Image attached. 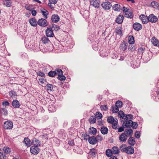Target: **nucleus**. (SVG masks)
I'll list each match as a JSON object with an SVG mask.
<instances>
[{
    "mask_svg": "<svg viewBox=\"0 0 159 159\" xmlns=\"http://www.w3.org/2000/svg\"><path fill=\"white\" fill-rule=\"evenodd\" d=\"M138 124L136 123L133 122V125L132 127H133V128L134 129H136L138 127Z\"/></svg>",
    "mask_w": 159,
    "mask_h": 159,
    "instance_id": "58",
    "label": "nucleus"
},
{
    "mask_svg": "<svg viewBox=\"0 0 159 159\" xmlns=\"http://www.w3.org/2000/svg\"><path fill=\"white\" fill-rule=\"evenodd\" d=\"M32 144L33 145L32 146L38 147L41 145V143L39 140L36 138H34V139L32 141Z\"/></svg>",
    "mask_w": 159,
    "mask_h": 159,
    "instance_id": "8",
    "label": "nucleus"
},
{
    "mask_svg": "<svg viewBox=\"0 0 159 159\" xmlns=\"http://www.w3.org/2000/svg\"><path fill=\"white\" fill-rule=\"evenodd\" d=\"M2 150L4 152L7 154L9 153L11 151L9 147H4Z\"/></svg>",
    "mask_w": 159,
    "mask_h": 159,
    "instance_id": "43",
    "label": "nucleus"
},
{
    "mask_svg": "<svg viewBox=\"0 0 159 159\" xmlns=\"http://www.w3.org/2000/svg\"><path fill=\"white\" fill-rule=\"evenodd\" d=\"M159 3L155 1L152 2L151 4V6L154 8L157 9L158 6H159Z\"/></svg>",
    "mask_w": 159,
    "mask_h": 159,
    "instance_id": "35",
    "label": "nucleus"
},
{
    "mask_svg": "<svg viewBox=\"0 0 159 159\" xmlns=\"http://www.w3.org/2000/svg\"><path fill=\"white\" fill-rule=\"evenodd\" d=\"M61 73L62 74H61H61H59V75H58V76L57 78L58 79H59V80H61V81L64 80L66 79V77L64 76L63 75V72L61 70Z\"/></svg>",
    "mask_w": 159,
    "mask_h": 159,
    "instance_id": "34",
    "label": "nucleus"
},
{
    "mask_svg": "<svg viewBox=\"0 0 159 159\" xmlns=\"http://www.w3.org/2000/svg\"><path fill=\"white\" fill-rule=\"evenodd\" d=\"M119 114L120 115V117H122L123 119H124L125 115L123 111H120L119 113Z\"/></svg>",
    "mask_w": 159,
    "mask_h": 159,
    "instance_id": "53",
    "label": "nucleus"
},
{
    "mask_svg": "<svg viewBox=\"0 0 159 159\" xmlns=\"http://www.w3.org/2000/svg\"><path fill=\"white\" fill-rule=\"evenodd\" d=\"M106 155L108 157H110L111 156L112 153L111 150L109 149H107L106 151Z\"/></svg>",
    "mask_w": 159,
    "mask_h": 159,
    "instance_id": "46",
    "label": "nucleus"
},
{
    "mask_svg": "<svg viewBox=\"0 0 159 159\" xmlns=\"http://www.w3.org/2000/svg\"><path fill=\"white\" fill-rule=\"evenodd\" d=\"M133 130L132 129H125L124 133H125V134H126L128 137L131 136L133 135Z\"/></svg>",
    "mask_w": 159,
    "mask_h": 159,
    "instance_id": "21",
    "label": "nucleus"
},
{
    "mask_svg": "<svg viewBox=\"0 0 159 159\" xmlns=\"http://www.w3.org/2000/svg\"><path fill=\"white\" fill-rule=\"evenodd\" d=\"M145 48L143 47H140L138 49L139 52L140 54H142L143 52V51L144 50Z\"/></svg>",
    "mask_w": 159,
    "mask_h": 159,
    "instance_id": "56",
    "label": "nucleus"
},
{
    "mask_svg": "<svg viewBox=\"0 0 159 159\" xmlns=\"http://www.w3.org/2000/svg\"><path fill=\"white\" fill-rule=\"evenodd\" d=\"M48 110L50 112H54L56 111V109L53 106L51 105L48 106Z\"/></svg>",
    "mask_w": 159,
    "mask_h": 159,
    "instance_id": "40",
    "label": "nucleus"
},
{
    "mask_svg": "<svg viewBox=\"0 0 159 159\" xmlns=\"http://www.w3.org/2000/svg\"><path fill=\"white\" fill-rule=\"evenodd\" d=\"M134 152V149L133 147L130 146L127 147L125 152L128 154H131Z\"/></svg>",
    "mask_w": 159,
    "mask_h": 159,
    "instance_id": "12",
    "label": "nucleus"
},
{
    "mask_svg": "<svg viewBox=\"0 0 159 159\" xmlns=\"http://www.w3.org/2000/svg\"><path fill=\"white\" fill-rule=\"evenodd\" d=\"M123 16L122 15H119L117 17L116 20V21L117 23L120 24L123 22Z\"/></svg>",
    "mask_w": 159,
    "mask_h": 159,
    "instance_id": "15",
    "label": "nucleus"
},
{
    "mask_svg": "<svg viewBox=\"0 0 159 159\" xmlns=\"http://www.w3.org/2000/svg\"><path fill=\"white\" fill-rule=\"evenodd\" d=\"M30 151L32 154L37 155L39 152V149L36 146H31L30 148Z\"/></svg>",
    "mask_w": 159,
    "mask_h": 159,
    "instance_id": "6",
    "label": "nucleus"
},
{
    "mask_svg": "<svg viewBox=\"0 0 159 159\" xmlns=\"http://www.w3.org/2000/svg\"><path fill=\"white\" fill-rule=\"evenodd\" d=\"M101 133L103 134H107L108 131V128L104 126L102 127L101 129Z\"/></svg>",
    "mask_w": 159,
    "mask_h": 159,
    "instance_id": "29",
    "label": "nucleus"
},
{
    "mask_svg": "<svg viewBox=\"0 0 159 159\" xmlns=\"http://www.w3.org/2000/svg\"><path fill=\"white\" fill-rule=\"evenodd\" d=\"M69 144L71 146H73L74 145L75 143L74 142V141L73 140H71L70 141H69Z\"/></svg>",
    "mask_w": 159,
    "mask_h": 159,
    "instance_id": "60",
    "label": "nucleus"
},
{
    "mask_svg": "<svg viewBox=\"0 0 159 159\" xmlns=\"http://www.w3.org/2000/svg\"><path fill=\"white\" fill-rule=\"evenodd\" d=\"M128 42L130 44H133L134 42V39L133 36L130 35L128 37Z\"/></svg>",
    "mask_w": 159,
    "mask_h": 159,
    "instance_id": "33",
    "label": "nucleus"
},
{
    "mask_svg": "<svg viewBox=\"0 0 159 159\" xmlns=\"http://www.w3.org/2000/svg\"><path fill=\"white\" fill-rule=\"evenodd\" d=\"M124 130L123 127H120L118 129V131L119 132H122Z\"/></svg>",
    "mask_w": 159,
    "mask_h": 159,
    "instance_id": "63",
    "label": "nucleus"
},
{
    "mask_svg": "<svg viewBox=\"0 0 159 159\" xmlns=\"http://www.w3.org/2000/svg\"><path fill=\"white\" fill-rule=\"evenodd\" d=\"M46 87L47 90L49 91H51L53 89L52 85L50 84H48Z\"/></svg>",
    "mask_w": 159,
    "mask_h": 159,
    "instance_id": "44",
    "label": "nucleus"
},
{
    "mask_svg": "<svg viewBox=\"0 0 159 159\" xmlns=\"http://www.w3.org/2000/svg\"><path fill=\"white\" fill-rule=\"evenodd\" d=\"M33 6L32 5H26L25 6V9L31 11L32 9Z\"/></svg>",
    "mask_w": 159,
    "mask_h": 159,
    "instance_id": "52",
    "label": "nucleus"
},
{
    "mask_svg": "<svg viewBox=\"0 0 159 159\" xmlns=\"http://www.w3.org/2000/svg\"><path fill=\"white\" fill-rule=\"evenodd\" d=\"M1 113H2L4 115L7 116V111L5 108H2Z\"/></svg>",
    "mask_w": 159,
    "mask_h": 159,
    "instance_id": "51",
    "label": "nucleus"
},
{
    "mask_svg": "<svg viewBox=\"0 0 159 159\" xmlns=\"http://www.w3.org/2000/svg\"><path fill=\"white\" fill-rule=\"evenodd\" d=\"M49 2L52 4H55L57 2V0H49Z\"/></svg>",
    "mask_w": 159,
    "mask_h": 159,
    "instance_id": "61",
    "label": "nucleus"
},
{
    "mask_svg": "<svg viewBox=\"0 0 159 159\" xmlns=\"http://www.w3.org/2000/svg\"><path fill=\"white\" fill-rule=\"evenodd\" d=\"M89 121L90 124H94L96 121V119L95 116H91L89 119Z\"/></svg>",
    "mask_w": 159,
    "mask_h": 159,
    "instance_id": "28",
    "label": "nucleus"
},
{
    "mask_svg": "<svg viewBox=\"0 0 159 159\" xmlns=\"http://www.w3.org/2000/svg\"><path fill=\"white\" fill-rule=\"evenodd\" d=\"M111 151L112 154H117L119 153V150L117 147H114L111 149Z\"/></svg>",
    "mask_w": 159,
    "mask_h": 159,
    "instance_id": "26",
    "label": "nucleus"
},
{
    "mask_svg": "<svg viewBox=\"0 0 159 159\" xmlns=\"http://www.w3.org/2000/svg\"><path fill=\"white\" fill-rule=\"evenodd\" d=\"M119 108L116 105L114 107H112V112L114 113H117L119 111Z\"/></svg>",
    "mask_w": 159,
    "mask_h": 159,
    "instance_id": "48",
    "label": "nucleus"
},
{
    "mask_svg": "<svg viewBox=\"0 0 159 159\" xmlns=\"http://www.w3.org/2000/svg\"><path fill=\"white\" fill-rule=\"evenodd\" d=\"M29 22L30 25L33 26L35 27L37 25V21L35 18H32L30 19Z\"/></svg>",
    "mask_w": 159,
    "mask_h": 159,
    "instance_id": "25",
    "label": "nucleus"
},
{
    "mask_svg": "<svg viewBox=\"0 0 159 159\" xmlns=\"http://www.w3.org/2000/svg\"><path fill=\"white\" fill-rule=\"evenodd\" d=\"M61 70L58 69L54 71H51L48 73V75L51 77H53L56 75H59L61 73Z\"/></svg>",
    "mask_w": 159,
    "mask_h": 159,
    "instance_id": "3",
    "label": "nucleus"
},
{
    "mask_svg": "<svg viewBox=\"0 0 159 159\" xmlns=\"http://www.w3.org/2000/svg\"><path fill=\"white\" fill-rule=\"evenodd\" d=\"M3 4L7 7H10L11 6V2L8 1V0H5L3 1Z\"/></svg>",
    "mask_w": 159,
    "mask_h": 159,
    "instance_id": "42",
    "label": "nucleus"
},
{
    "mask_svg": "<svg viewBox=\"0 0 159 159\" xmlns=\"http://www.w3.org/2000/svg\"><path fill=\"white\" fill-rule=\"evenodd\" d=\"M42 43L44 44L48 43L50 42L49 39L45 36L43 37L41 39Z\"/></svg>",
    "mask_w": 159,
    "mask_h": 159,
    "instance_id": "31",
    "label": "nucleus"
},
{
    "mask_svg": "<svg viewBox=\"0 0 159 159\" xmlns=\"http://www.w3.org/2000/svg\"><path fill=\"white\" fill-rule=\"evenodd\" d=\"M97 152L96 149L93 148L90 150L89 154L91 157H93L96 156L97 154Z\"/></svg>",
    "mask_w": 159,
    "mask_h": 159,
    "instance_id": "19",
    "label": "nucleus"
},
{
    "mask_svg": "<svg viewBox=\"0 0 159 159\" xmlns=\"http://www.w3.org/2000/svg\"><path fill=\"white\" fill-rule=\"evenodd\" d=\"M24 141L26 146L28 147H30L32 144V142H31L30 140L28 138H25Z\"/></svg>",
    "mask_w": 159,
    "mask_h": 159,
    "instance_id": "20",
    "label": "nucleus"
},
{
    "mask_svg": "<svg viewBox=\"0 0 159 159\" xmlns=\"http://www.w3.org/2000/svg\"><path fill=\"white\" fill-rule=\"evenodd\" d=\"M88 141L90 144H94L96 143L97 139L95 137L93 136L89 137L88 139Z\"/></svg>",
    "mask_w": 159,
    "mask_h": 159,
    "instance_id": "14",
    "label": "nucleus"
},
{
    "mask_svg": "<svg viewBox=\"0 0 159 159\" xmlns=\"http://www.w3.org/2000/svg\"><path fill=\"white\" fill-rule=\"evenodd\" d=\"M122 103L121 101H117L116 103V106L119 108L121 107L122 106Z\"/></svg>",
    "mask_w": 159,
    "mask_h": 159,
    "instance_id": "50",
    "label": "nucleus"
},
{
    "mask_svg": "<svg viewBox=\"0 0 159 159\" xmlns=\"http://www.w3.org/2000/svg\"><path fill=\"white\" fill-rule=\"evenodd\" d=\"M134 29L137 31H139L142 28L141 25L138 23H135L133 25Z\"/></svg>",
    "mask_w": 159,
    "mask_h": 159,
    "instance_id": "13",
    "label": "nucleus"
},
{
    "mask_svg": "<svg viewBox=\"0 0 159 159\" xmlns=\"http://www.w3.org/2000/svg\"><path fill=\"white\" fill-rule=\"evenodd\" d=\"M127 148L126 145L122 144L120 146V149L122 152H125Z\"/></svg>",
    "mask_w": 159,
    "mask_h": 159,
    "instance_id": "41",
    "label": "nucleus"
},
{
    "mask_svg": "<svg viewBox=\"0 0 159 159\" xmlns=\"http://www.w3.org/2000/svg\"><path fill=\"white\" fill-rule=\"evenodd\" d=\"M112 8L115 11H119L122 9V7L120 5L116 4L112 6Z\"/></svg>",
    "mask_w": 159,
    "mask_h": 159,
    "instance_id": "18",
    "label": "nucleus"
},
{
    "mask_svg": "<svg viewBox=\"0 0 159 159\" xmlns=\"http://www.w3.org/2000/svg\"><path fill=\"white\" fill-rule=\"evenodd\" d=\"M53 30L57 31L60 29L59 26L57 25L53 24L51 28Z\"/></svg>",
    "mask_w": 159,
    "mask_h": 159,
    "instance_id": "37",
    "label": "nucleus"
},
{
    "mask_svg": "<svg viewBox=\"0 0 159 159\" xmlns=\"http://www.w3.org/2000/svg\"><path fill=\"white\" fill-rule=\"evenodd\" d=\"M118 124V120H115L114 122L112 124V128L115 129H118L117 125Z\"/></svg>",
    "mask_w": 159,
    "mask_h": 159,
    "instance_id": "45",
    "label": "nucleus"
},
{
    "mask_svg": "<svg viewBox=\"0 0 159 159\" xmlns=\"http://www.w3.org/2000/svg\"><path fill=\"white\" fill-rule=\"evenodd\" d=\"M128 142L129 144L131 146H134L135 143V139L133 137L130 138L129 139Z\"/></svg>",
    "mask_w": 159,
    "mask_h": 159,
    "instance_id": "27",
    "label": "nucleus"
},
{
    "mask_svg": "<svg viewBox=\"0 0 159 159\" xmlns=\"http://www.w3.org/2000/svg\"><path fill=\"white\" fill-rule=\"evenodd\" d=\"M37 12L35 10H32L31 11V13L32 15L33 16H35L36 15Z\"/></svg>",
    "mask_w": 159,
    "mask_h": 159,
    "instance_id": "64",
    "label": "nucleus"
},
{
    "mask_svg": "<svg viewBox=\"0 0 159 159\" xmlns=\"http://www.w3.org/2000/svg\"><path fill=\"white\" fill-rule=\"evenodd\" d=\"M38 75L41 76V77H43L45 76V74L44 73L42 72L41 71H39L37 72Z\"/></svg>",
    "mask_w": 159,
    "mask_h": 159,
    "instance_id": "54",
    "label": "nucleus"
},
{
    "mask_svg": "<svg viewBox=\"0 0 159 159\" xmlns=\"http://www.w3.org/2000/svg\"><path fill=\"white\" fill-rule=\"evenodd\" d=\"M148 21L152 23H156L158 20V18L156 16L153 14H150L148 17Z\"/></svg>",
    "mask_w": 159,
    "mask_h": 159,
    "instance_id": "4",
    "label": "nucleus"
},
{
    "mask_svg": "<svg viewBox=\"0 0 159 159\" xmlns=\"http://www.w3.org/2000/svg\"><path fill=\"white\" fill-rule=\"evenodd\" d=\"M13 127V123L10 121H6L4 124L3 127L4 129H11Z\"/></svg>",
    "mask_w": 159,
    "mask_h": 159,
    "instance_id": "2",
    "label": "nucleus"
},
{
    "mask_svg": "<svg viewBox=\"0 0 159 159\" xmlns=\"http://www.w3.org/2000/svg\"><path fill=\"white\" fill-rule=\"evenodd\" d=\"M2 104L5 107L8 106L9 105V103L7 101L3 102H2Z\"/></svg>",
    "mask_w": 159,
    "mask_h": 159,
    "instance_id": "57",
    "label": "nucleus"
},
{
    "mask_svg": "<svg viewBox=\"0 0 159 159\" xmlns=\"http://www.w3.org/2000/svg\"><path fill=\"white\" fill-rule=\"evenodd\" d=\"M89 132L90 134H92L93 135H95L97 133V129L96 128L92 127L89 129Z\"/></svg>",
    "mask_w": 159,
    "mask_h": 159,
    "instance_id": "32",
    "label": "nucleus"
},
{
    "mask_svg": "<svg viewBox=\"0 0 159 159\" xmlns=\"http://www.w3.org/2000/svg\"><path fill=\"white\" fill-rule=\"evenodd\" d=\"M151 40L152 43L154 45L157 46H159V41L155 37H153Z\"/></svg>",
    "mask_w": 159,
    "mask_h": 159,
    "instance_id": "22",
    "label": "nucleus"
},
{
    "mask_svg": "<svg viewBox=\"0 0 159 159\" xmlns=\"http://www.w3.org/2000/svg\"><path fill=\"white\" fill-rule=\"evenodd\" d=\"M59 17L57 15H54L52 16L51 20L54 23H57L59 20Z\"/></svg>",
    "mask_w": 159,
    "mask_h": 159,
    "instance_id": "17",
    "label": "nucleus"
},
{
    "mask_svg": "<svg viewBox=\"0 0 159 159\" xmlns=\"http://www.w3.org/2000/svg\"><path fill=\"white\" fill-rule=\"evenodd\" d=\"M125 126L127 127H130L133 126V122L131 120H125Z\"/></svg>",
    "mask_w": 159,
    "mask_h": 159,
    "instance_id": "23",
    "label": "nucleus"
},
{
    "mask_svg": "<svg viewBox=\"0 0 159 159\" xmlns=\"http://www.w3.org/2000/svg\"><path fill=\"white\" fill-rule=\"evenodd\" d=\"M95 116L96 118L98 119H99L101 118L102 117V114L99 112H96L95 115Z\"/></svg>",
    "mask_w": 159,
    "mask_h": 159,
    "instance_id": "47",
    "label": "nucleus"
},
{
    "mask_svg": "<svg viewBox=\"0 0 159 159\" xmlns=\"http://www.w3.org/2000/svg\"><path fill=\"white\" fill-rule=\"evenodd\" d=\"M46 35L48 37H53L54 36V34L53 30L50 28H48L46 31Z\"/></svg>",
    "mask_w": 159,
    "mask_h": 159,
    "instance_id": "11",
    "label": "nucleus"
},
{
    "mask_svg": "<svg viewBox=\"0 0 159 159\" xmlns=\"http://www.w3.org/2000/svg\"><path fill=\"white\" fill-rule=\"evenodd\" d=\"M128 43L125 42H123L120 45V49L123 51L126 49L127 47Z\"/></svg>",
    "mask_w": 159,
    "mask_h": 159,
    "instance_id": "24",
    "label": "nucleus"
},
{
    "mask_svg": "<svg viewBox=\"0 0 159 159\" xmlns=\"http://www.w3.org/2000/svg\"><path fill=\"white\" fill-rule=\"evenodd\" d=\"M12 105L14 108H19L20 106L19 102L17 100H14L12 102Z\"/></svg>",
    "mask_w": 159,
    "mask_h": 159,
    "instance_id": "16",
    "label": "nucleus"
},
{
    "mask_svg": "<svg viewBox=\"0 0 159 159\" xmlns=\"http://www.w3.org/2000/svg\"><path fill=\"white\" fill-rule=\"evenodd\" d=\"M123 10L124 11V12H125V13L128 12V8H127L126 7H124L123 8Z\"/></svg>",
    "mask_w": 159,
    "mask_h": 159,
    "instance_id": "62",
    "label": "nucleus"
},
{
    "mask_svg": "<svg viewBox=\"0 0 159 159\" xmlns=\"http://www.w3.org/2000/svg\"><path fill=\"white\" fill-rule=\"evenodd\" d=\"M9 94L12 98H15L17 96L16 93L13 90H11L9 92Z\"/></svg>",
    "mask_w": 159,
    "mask_h": 159,
    "instance_id": "39",
    "label": "nucleus"
},
{
    "mask_svg": "<svg viewBox=\"0 0 159 159\" xmlns=\"http://www.w3.org/2000/svg\"><path fill=\"white\" fill-rule=\"evenodd\" d=\"M139 18L143 24H146L148 22V17L145 15H141L139 16Z\"/></svg>",
    "mask_w": 159,
    "mask_h": 159,
    "instance_id": "10",
    "label": "nucleus"
},
{
    "mask_svg": "<svg viewBox=\"0 0 159 159\" xmlns=\"http://www.w3.org/2000/svg\"><path fill=\"white\" fill-rule=\"evenodd\" d=\"M6 156L3 153L0 152V159H5Z\"/></svg>",
    "mask_w": 159,
    "mask_h": 159,
    "instance_id": "55",
    "label": "nucleus"
},
{
    "mask_svg": "<svg viewBox=\"0 0 159 159\" xmlns=\"http://www.w3.org/2000/svg\"><path fill=\"white\" fill-rule=\"evenodd\" d=\"M41 12L42 13L44 17L47 19V16L48 14V12L45 9H43L41 10Z\"/></svg>",
    "mask_w": 159,
    "mask_h": 159,
    "instance_id": "38",
    "label": "nucleus"
},
{
    "mask_svg": "<svg viewBox=\"0 0 159 159\" xmlns=\"http://www.w3.org/2000/svg\"><path fill=\"white\" fill-rule=\"evenodd\" d=\"M125 16L128 18H132L133 17L132 13L131 12L128 11L125 14Z\"/></svg>",
    "mask_w": 159,
    "mask_h": 159,
    "instance_id": "36",
    "label": "nucleus"
},
{
    "mask_svg": "<svg viewBox=\"0 0 159 159\" xmlns=\"http://www.w3.org/2000/svg\"><path fill=\"white\" fill-rule=\"evenodd\" d=\"M102 7L105 10H109L111 7V3L108 1L104 2L101 4Z\"/></svg>",
    "mask_w": 159,
    "mask_h": 159,
    "instance_id": "1",
    "label": "nucleus"
},
{
    "mask_svg": "<svg viewBox=\"0 0 159 159\" xmlns=\"http://www.w3.org/2000/svg\"><path fill=\"white\" fill-rule=\"evenodd\" d=\"M38 24L39 25L44 27L47 26L48 25L46 20L43 18L39 19L38 21Z\"/></svg>",
    "mask_w": 159,
    "mask_h": 159,
    "instance_id": "5",
    "label": "nucleus"
},
{
    "mask_svg": "<svg viewBox=\"0 0 159 159\" xmlns=\"http://www.w3.org/2000/svg\"><path fill=\"white\" fill-rule=\"evenodd\" d=\"M128 136L125 134V133H122L120 135L119 139L120 142H125L127 140Z\"/></svg>",
    "mask_w": 159,
    "mask_h": 159,
    "instance_id": "7",
    "label": "nucleus"
},
{
    "mask_svg": "<svg viewBox=\"0 0 159 159\" xmlns=\"http://www.w3.org/2000/svg\"><path fill=\"white\" fill-rule=\"evenodd\" d=\"M117 120L116 118H115L113 117L112 116H109L108 117L107 119V120L108 122L109 123H111V124H112L114 122V121L115 120Z\"/></svg>",
    "mask_w": 159,
    "mask_h": 159,
    "instance_id": "30",
    "label": "nucleus"
},
{
    "mask_svg": "<svg viewBox=\"0 0 159 159\" xmlns=\"http://www.w3.org/2000/svg\"><path fill=\"white\" fill-rule=\"evenodd\" d=\"M133 117V116L131 114H129L125 116L124 120H131Z\"/></svg>",
    "mask_w": 159,
    "mask_h": 159,
    "instance_id": "49",
    "label": "nucleus"
},
{
    "mask_svg": "<svg viewBox=\"0 0 159 159\" xmlns=\"http://www.w3.org/2000/svg\"><path fill=\"white\" fill-rule=\"evenodd\" d=\"M135 137L137 138H139L140 137L139 132L138 131L136 132L135 133Z\"/></svg>",
    "mask_w": 159,
    "mask_h": 159,
    "instance_id": "59",
    "label": "nucleus"
},
{
    "mask_svg": "<svg viewBox=\"0 0 159 159\" xmlns=\"http://www.w3.org/2000/svg\"><path fill=\"white\" fill-rule=\"evenodd\" d=\"M100 3V0H91L90 1L91 5L95 7H99Z\"/></svg>",
    "mask_w": 159,
    "mask_h": 159,
    "instance_id": "9",
    "label": "nucleus"
}]
</instances>
